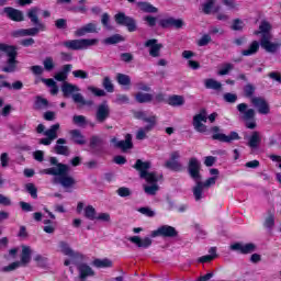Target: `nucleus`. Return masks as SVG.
I'll use <instances>...</instances> for the list:
<instances>
[{"instance_id": "f257e3e1", "label": "nucleus", "mask_w": 281, "mask_h": 281, "mask_svg": "<svg viewBox=\"0 0 281 281\" xmlns=\"http://www.w3.org/2000/svg\"><path fill=\"white\" fill-rule=\"evenodd\" d=\"M49 162L50 166L55 167L42 170V175H52L53 177H55L53 179L54 183H59V186H63V188H74L76 179L69 176V172L71 170L69 165L58 162L57 157H50Z\"/></svg>"}, {"instance_id": "f03ea898", "label": "nucleus", "mask_w": 281, "mask_h": 281, "mask_svg": "<svg viewBox=\"0 0 281 281\" xmlns=\"http://www.w3.org/2000/svg\"><path fill=\"white\" fill-rule=\"evenodd\" d=\"M38 12H41V8L33 7L27 11L26 14L31 23L36 27L18 30L13 33V36H36V34H38L40 32H45L46 26L38 19Z\"/></svg>"}, {"instance_id": "7ed1b4c3", "label": "nucleus", "mask_w": 281, "mask_h": 281, "mask_svg": "<svg viewBox=\"0 0 281 281\" xmlns=\"http://www.w3.org/2000/svg\"><path fill=\"white\" fill-rule=\"evenodd\" d=\"M153 164L150 161H143L142 159H137L135 165H133L134 170L139 172L140 179H145V181L149 184H155L164 179L162 175L157 173L156 171L150 170Z\"/></svg>"}, {"instance_id": "20e7f679", "label": "nucleus", "mask_w": 281, "mask_h": 281, "mask_svg": "<svg viewBox=\"0 0 281 281\" xmlns=\"http://www.w3.org/2000/svg\"><path fill=\"white\" fill-rule=\"evenodd\" d=\"M0 52H4L8 56L7 66L2 68V71H4V74H14V71H16V65H19V61L16 60L19 53L16 52V48L14 46L0 43Z\"/></svg>"}, {"instance_id": "39448f33", "label": "nucleus", "mask_w": 281, "mask_h": 281, "mask_svg": "<svg viewBox=\"0 0 281 281\" xmlns=\"http://www.w3.org/2000/svg\"><path fill=\"white\" fill-rule=\"evenodd\" d=\"M98 38L92 40H68L63 42L64 47L67 49H72L74 52H78L80 49H88V47H92L93 45H98Z\"/></svg>"}, {"instance_id": "423d86ee", "label": "nucleus", "mask_w": 281, "mask_h": 281, "mask_svg": "<svg viewBox=\"0 0 281 281\" xmlns=\"http://www.w3.org/2000/svg\"><path fill=\"white\" fill-rule=\"evenodd\" d=\"M114 21L117 25H124L127 27L128 32H136L137 31V21L132 16L126 15L124 12L116 13L114 15Z\"/></svg>"}, {"instance_id": "0eeeda50", "label": "nucleus", "mask_w": 281, "mask_h": 281, "mask_svg": "<svg viewBox=\"0 0 281 281\" xmlns=\"http://www.w3.org/2000/svg\"><path fill=\"white\" fill-rule=\"evenodd\" d=\"M157 236H160L161 238H177L179 236V232L175 226L162 225L151 232V238H157Z\"/></svg>"}, {"instance_id": "6e6552de", "label": "nucleus", "mask_w": 281, "mask_h": 281, "mask_svg": "<svg viewBox=\"0 0 281 281\" xmlns=\"http://www.w3.org/2000/svg\"><path fill=\"white\" fill-rule=\"evenodd\" d=\"M207 110L201 109L199 114L193 116V127L198 133H207ZM204 123V124H203Z\"/></svg>"}, {"instance_id": "1a4fd4ad", "label": "nucleus", "mask_w": 281, "mask_h": 281, "mask_svg": "<svg viewBox=\"0 0 281 281\" xmlns=\"http://www.w3.org/2000/svg\"><path fill=\"white\" fill-rule=\"evenodd\" d=\"M178 159H181L179 150L171 151L170 158L165 162V168L172 170L173 172H181V170H183V165L179 162Z\"/></svg>"}, {"instance_id": "9d476101", "label": "nucleus", "mask_w": 281, "mask_h": 281, "mask_svg": "<svg viewBox=\"0 0 281 281\" xmlns=\"http://www.w3.org/2000/svg\"><path fill=\"white\" fill-rule=\"evenodd\" d=\"M271 38H273V35H265V37L260 40V45L268 54H276L281 49V41L271 42Z\"/></svg>"}, {"instance_id": "9b49d317", "label": "nucleus", "mask_w": 281, "mask_h": 281, "mask_svg": "<svg viewBox=\"0 0 281 281\" xmlns=\"http://www.w3.org/2000/svg\"><path fill=\"white\" fill-rule=\"evenodd\" d=\"M250 103L255 109H257L260 115H269L271 113V108L269 106V102L263 97H254L250 99Z\"/></svg>"}, {"instance_id": "f8f14e48", "label": "nucleus", "mask_w": 281, "mask_h": 281, "mask_svg": "<svg viewBox=\"0 0 281 281\" xmlns=\"http://www.w3.org/2000/svg\"><path fill=\"white\" fill-rule=\"evenodd\" d=\"M109 117H111V108L109 106V103L104 101L97 106L95 121L99 124H104Z\"/></svg>"}, {"instance_id": "ddd939ff", "label": "nucleus", "mask_w": 281, "mask_h": 281, "mask_svg": "<svg viewBox=\"0 0 281 281\" xmlns=\"http://www.w3.org/2000/svg\"><path fill=\"white\" fill-rule=\"evenodd\" d=\"M213 134L212 139H215L217 142H224L226 144H229L231 142H234V139H240V136L236 132H232L228 136L222 133H218L221 128L218 126H214L211 128Z\"/></svg>"}, {"instance_id": "4468645a", "label": "nucleus", "mask_w": 281, "mask_h": 281, "mask_svg": "<svg viewBox=\"0 0 281 281\" xmlns=\"http://www.w3.org/2000/svg\"><path fill=\"white\" fill-rule=\"evenodd\" d=\"M188 172L193 181H201V162L195 157L190 158Z\"/></svg>"}, {"instance_id": "2eb2a0df", "label": "nucleus", "mask_w": 281, "mask_h": 281, "mask_svg": "<svg viewBox=\"0 0 281 281\" xmlns=\"http://www.w3.org/2000/svg\"><path fill=\"white\" fill-rule=\"evenodd\" d=\"M159 25L164 30H170V27H175L176 30H181L184 23H183V20L181 19L166 18V19L159 20Z\"/></svg>"}, {"instance_id": "dca6fc26", "label": "nucleus", "mask_w": 281, "mask_h": 281, "mask_svg": "<svg viewBox=\"0 0 281 281\" xmlns=\"http://www.w3.org/2000/svg\"><path fill=\"white\" fill-rule=\"evenodd\" d=\"M232 251H238V254H243L247 256V254H254L256 251V245L254 243H248L243 245L241 243H235L231 245Z\"/></svg>"}, {"instance_id": "f3484780", "label": "nucleus", "mask_w": 281, "mask_h": 281, "mask_svg": "<svg viewBox=\"0 0 281 281\" xmlns=\"http://www.w3.org/2000/svg\"><path fill=\"white\" fill-rule=\"evenodd\" d=\"M77 271L79 273L80 281H87L88 278H93L95 276V271L87 265V263H79L77 266Z\"/></svg>"}, {"instance_id": "a211bd4d", "label": "nucleus", "mask_w": 281, "mask_h": 281, "mask_svg": "<svg viewBox=\"0 0 281 281\" xmlns=\"http://www.w3.org/2000/svg\"><path fill=\"white\" fill-rule=\"evenodd\" d=\"M145 47H149V55L153 58H159L161 56V49L164 48V44H157V40H148L145 43Z\"/></svg>"}, {"instance_id": "6ab92c4d", "label": "nucleus", "mask_w": 281, "mask_h": 281, "mask_svg": "<svg viewBox=\"0 0 281 281\" xmlns=\"http://www.w3.org/2000/svg\"><path fill=\"white\" fill-rule=\"evenodd\" d=\"M4 14H7L8 19L11 21H15L16 23H21L24 21L23 11L19 9H14L12 7H5L3 9Z\"/></svg>"}, {"instance_id": "aec40b11", "label": "nucleus", "mask_w": 281, "mask_h": 281, "mask_svg": "<svg viewBox=\"0 0 281 281\" xmlns=\"http://www.w3.org/2000/svg\"><path fill=\"white\" fill-rule=\"evenodd\" d=\"M237 111L243 115V120L246 122H249V120H254L256 117V110L254 109H248L247 103H239L237 105Z\"/></svg>"}, {"instance_id": "412c9836", "label": "nucleus", "mask_w": 281, "mask_h": 281, "mask_svg": "<svg viewBox=\"0 0 281 281\" xmlns=\"http://www.w3.org/2000/svg\"><path fill=\"white\" fill-rule=\"evenodd\" d=\"M112 142H115V147L120 148L123 153L133 148V135L131 134H126L124 140H116L113 138Z\"/></svg>"}, {"instance_id": "4be33fe9", "label": "nucleus", "mask_w": 281, "mask_h": 281, "mask_svg": "<svg viewBox=\"0 0 281 281\" xmlns=\"http://www.w3.org/2000/svg\"><path fill=\"white\" fill-rule=\"evenodd\" d=\"M65 144H67V139L65 138H58L56 140V145L54 146V151L56 155H64V157H69L71 151L69 150V146H65Z\"/></svg>"}, {"instance_id": "5701e85b", "label": "nucleus", "mask_w": 281, "mask_h": 281, "mask_svg": "<svg viewBox=\"0 0 281 281\" xmlns=\"http://www.w3.org/2000/svg\"><path fill=\"white\" fill-rule=\"evenodd\" d=\"M86 34H98V25L95 23H88L77 31H75V36H86Z\"/></svg>"}, {"instance_id": "b1692460", "label": "nucleus", "mask_w": 281, "mask_h": 281, "mask_svg": "<svg viewBox=\"0 0 281 281\" xmlns=\"http://www.w3.org/2000/svg\"><path fill=\"white\" fill-rule=\"evenodd\" d=\"M128 240L142 249H148V247L153 245V239H150V237H145L142 239L139 236H132L128 238Z\"/></svg>"}, {"instance_id": "393cba45", "label": "nucleus", "mask_w": 281, "mask_h": 281, "mask_svg": "<svg viewBox=\"0 0 281 281\" xmlns=\"http://www.w3.org/2000/svg\"><path fill=\"white\" fill-rule=\"evenodd\" d=\"M86 218L89 221H102L103 223H109L111 221V215L109 213H97V212H86Z\"/></svg>"}, {"instance_id": "a878e982", "label": "nucleus", "mask_w": 281, "mask_h": 281, "mask_svg": "<svg viewBox=\"0 0 281 281\" xmlns=\"http://www.w3.org/2000/svg\"><path fill=\"white\" fill-rule=\"evenodd\" d=\"M69 133L74 144H77L78 146H85V144H87V138L82 135L80 130H72Z\"/></svg>"}, {"instance_id": "bb28decb", "label": "nucleus", "mask_w": 281, "mask_h": 281, "mask_svg": "<svg viewBox=\"0 0 281 281\" xmlns=\"http://www.w3.org/2000/svg\"><path fill=\"white\" fill-rule=\"evenodd\" d=\"M258 34H261V38H265V36H273L271 34V24L267 21H262L259 25V31H255V35L258 36Z\"/></svg>"}, {"instance_id": "cd10ccee", "label": "nucleus", "mask_w": 281, "mask_h": 281, "mask_svg": "<svg viewBox=\"0 0 281 281\" xmlns=\"http://www.w3.org/2000/svg\"><path fill=\"white\" fill-rule=\"evenodd\" d=\"M137 7L146 14H157V12H159V9H157L150 2H137Z\"/></svg>"}, {"instance_id": "c85d7f7f", "label": "nucleus", "mask_w": 281, "mask_h": 281, "mask_svg": "<svg viewBox=\"0 0 281 281\" xmlns=\"http://www.w3.org/2000/svg\"><path fill=\"white\" fill-rule=\"evenodd\" d=\"M261 142H262V136H260V132L255 131L252 132L251 136L248 139V146L249 148H258Z\"/></svg>"}, {"instance_id": "c756f323", "label": "nucleus", "mask_w": 281, "mask_h": 281, "mask_svg": "<svg viewBox=\"0 0 281 281\" xmlns=\"http://www.w3.org/2000/svg\"><path fill=\"white\" fill-rule=\"evenodd\" d=\"M49 106V101H47V99L37 95L35 99V102L33 104V109L34 111H43L45 109H47Z\"/></svg>"}, {"instance_id": "7c9ffc66", "label": "nucleus", "mask_w": 281, "mask_h": 281, "mask_svg": "<svg viewBox=\"0 0 281 281\" xmlns=\"http://www.w3.org/2000/svg\"><path fill=\"white\" fill-rule=\"evenodd\" d=\"M32 260V248L30 246H22L21 265H30Z\"/></svg>"}, {"instance_id": "2f4dec72", "label": "nucleus", "mask_w": 281, "mask_h": 281, "mask_svg": "<svg viewBox=\"0 0 281 281\" xmlns=\"http://www.w3.org/2000/svg\"><path fill=\"white\" fill-rule=\"evenodd\" d=\"M60 130V124L56 123L52 125L48 130L44 132V135L48 137L49 139H58V131Z\"/></svg>"}, {"instance_id": "473e14b6", "label": "nucleus", "mask_w": 281, "mask_h": 281, "mask_svg": "<svg viewBox=\"0 0 281 281\" xmlns=\"http://www.w3.org/2000/svg\"><path fill=\"white\" fill-rule=\"evenodd\" d=\"M258 49H260V43L254 41L248 48L241 50V56H254V54H258Z\"/></svg>"}, {"instance_id": "72a5a7b5", "label": "nucleus", "mask_w": 281, "mask_h": 281, "mask_svg": "<svg viewBox=\"0 0 281 281\" xmlns=\"http://www.w3.org/2000/svg\"><path fill=\"white\" fill-rule=\"evenodd\" d=\"M93 267H97V269H111L113 267V261L110 259H94L92 261Z\"/></svg>"}, {"instance_id": "f704fd0d", "label": "nucleus", "mask_w": 281, "mask_h": 281, "mask_svg": "<svg viewBox=\"0 0 281 281\" xmlns=\"http://www.w3.org/2000/svg\"><path fill=\"white\" fill-rule=\"evenodd\" d=\"M196 186L193 187V196L195 201H201L203 199V182L201 180H195Z\"/></svg>"}, {"instance_id": "c9c22d12", "label": "nucleus", "mask_w": 281, "mask_h": 281, "mask_svg": "<svg viewBox=\"0 0 281 281\" xmlns=\"http://www.w3.org/2000/svg\"><path fill=\"white\" fill-rule=\"evenodd\" d=\"M204 86L205 89H213L214 91H221V89H223V85L213 78L205 79Z\"/></svg>"}, {"instance_id": "e433bc0d", "label": "nucleus", "mask_w": 281, "mask_h": 281, "mask_svg": "<svg viewBox=\"0 0 281 281\" xmlns=\"http://www.w3.org/2000/svg\"><path fill=\"white\" fill-rule=\"evenodd\" d=\"M72 100L76 104H81V106H93V100H85V97L80 93L72 94Z\"/></svg>"}, {"instance_id": "4c0bfd02", "label": "nucleus", "mask_w": 281, "mask_h": 281, "mask_svg": "<svg viewBox=\"0 0 281 281\" xmlns=\"http://www.w3.org/2000/svg\"><path fill=\"white\" fill-rule=\"evenodd\" d=\"M134 117H136V120H143V122H147V124H157V116L147 117L146 112H135Z\"/></svg>"}, {"instance_id": "58836bf2", "label": "nucleus", "mask_w": 281, "mask_h": 281, "mask_svg": "<svg viewBox=\"0 0 281 281\" xmlns=\"http://www.w3.org/2000/svg\"><path fill=\"white\" fill-rule=\"evenodd\" d=\"M136 102H138V104H146L148 102L153 101V94L150 93H144V92H137L134 95Z\"/></svg>"}, {"instance_id": "ea45409f", "label": "nucleus", "mask_w": 281, "mask_h": 281, "mask_svg": "<svg viewBox=\"0 0 281 281\" xmlns=\"http://www.w3.org/2000/svg\"><path fill=\"white\" fill-rule=\"evenodd\" d=\"M61 91L65 98H69L71 93H74L75 91H80V89L77 86H74L69 82H65L61 87Z\"/></svg>"}, {"instance_id": "a19ab883", "label": "nucleus", "mask_w": 281, "mask_h": 281, "mask_svg": "<svg viewBox=\"0 0 281 281\" xmlns=\"http://www.w3.org/2000/svg\"><path fill=\"white\" fill-rule=\"evenodd\" d=\"M157 124H148L143 128H139L136 133V139H146V133H150L153 128H155Z\"/></svg>"}, {"instance_id": "79ce46f5", "label": "nucleus", "mask_w": 281, "mask_h": 281, "mask_svg": "<svg viewBox=\"0 0 281 281\" xmlns=\"http://www.w3.org/2000/svg\"><path fill=\"white\" fill-rule=\"evenodd\" d=\"M116 82L121 87H131V76L119 72L116 74Z\"/></svg>"}, {"instance_id": "37998d69", "label": "nucleus", "mask_w": 281, "mask_h": 281, "mask_svg": "<svg viewBox=\"0 0 281 281\" xmlns=\"http://www.w3.org/2000/svg\"><path fill=\"white\" fill-rule=\"evenodd\" d=\"M59 247H60L61 254H64V256H69L70 258H76V252H74L71 247H69V244H67V241H60Z\"/></svg>"}, {"instance_id": "c03bdc74", "label": "nucleus", "mask_w": 281, "mask_h": 281, "mask_svg": "<svg viewBox=\"0 0 281 281\" xmlns=\"http://www.w3.org/2000/svg\"><path fill=\"white\" fill-rule=\"evenodd\" d=\"M170 106H183L186 104V99L182 95L173 94L169 97Z\"/></svg>"}, {"instance_id": "a18cd8bd", "label": "nucleus", "mask_w": 281, "mask_h": 281, "mask_svg": "<svg viewBox=\"0 0 281 281\" xmlns=\"http://www.w3.org/2000/svg\"><path fill=\"white\" fill-rule=\"evenodd\" d=\"M1 87H4L5 89H13L14 91H21V89H23V81L18 80L12 85L8 81H2Z\"/></svg>"}, {"instance_id": "49530a36", "label": "nucleus", "mask_w": 281, "mask_h": 281, "mask_svg": "<svg viewBox=\"0 0 281 281\" xmlns=\"http://www.w3.org/2000/svg\"><path fill=\"white\" fill-rule=\"evenodd\" d=\"M124 42V37L120 34H114L105 40H103V43L105 45H117V43Z\"/></svg>"}, {"instance_id": "de8ad7c7", "label": "nucleus", "mask_w": 281, "mask_h": 281, "mask_svg": "<svg viewBox=\"0 0 281 281\" xmlns=\"http://www.w3.org/2000/svg\"><path fill=\"white\" fill-rule=\"evenodd\" d=\"M243 93L244 98H249L251 100V98H254V94L256 93V86H254L252 83H247L243 88Z\"/></svg>"}, {"instance_id": "09e8293b", "label": "nucleus", "mask_w": 281, "mask_h": 281, "mask_svg": "<svg viewBox=\"0 0 281 281\" xmlns=\"http://www.w3.org/2000/svg\"><path fill=\"white\" fill-rule=\"evenodd\" d=\"M144 192H145V194H148L149 196H155V194H157V192H159V184H157V183L145 184Z\"/></svg>"}, {"instance_id": "8fccbe9b", "label": "nucleus", "mask_w": 281, "mask_h": 281, "mask_svg": "<svg viewBox=\"0 0 281 281\" xmlns=\"http://www.w3.org/2000/svg\"><path fill=\"white\" fill-rule=\"evenodd\" d=\"M102 87L105 89V91H108V93H113V91H115V86H113L110 77L103 78Z\"/></svg>"}, {"instance_id": "3c124183", "label": "nucleus", "mask_w": 281, "mask_h": 281, "mask_svg": "<svg viewBox=\"0 0 281 281\" xmlns=\"http://www.w3.org/2000/svg\"><path fill=\"white\" fill-rule=\"evenodd\" d=\"M244 27H245V22H243V20L240 19L233 20L231 30H233L234 32H243Z\"/></svg>"}, {"instance_id": "603ef678", "label": "nucleus", "mask_w": 281, "mask_h": 281, "mask_svg": "<svg viewBox=\"0 0 281 281\" xmlns=\"http://www.w3.org/2000/svg\"><path fill=\"white\" fill-rule=\"evenodd\" d=\"M232 69H234V64H223L222 68L218 70L217 76H227Z\"/></svg>"}, {"instance_id": "864d4df0", "label": "nucleus", "mask_w": 281, "mask_h": 281, "mask_svg": "<svg viewBox=\"0 0 281 281\" xmlns=\"http://www.w3.org/2000/svg\"><path fill=\"white\" fill-rule=\"evenodd\" d=\"M101 23L105 30H113V26L111 25V15L109 13H103L101 16Z\"/></svg>"}, {"instance_id": "5fc2aeb1", "label": "nucleus", "mask_w": 281, "mask_h": 281, "mask_svg": "<svg viewBox=\"0 0 281 281\" xmlns=\"http://www.w3.org/2000/svg\"><path fill=\"white\" fill-rule=\"evenodd\" d=\"M72 123L76 124V126H87V116L74 115Z\"/></svg>"}, {"instance_id": "6e6d98bb", "label": "nucleus", "mask_w": 281, "mask_h": 281, "mask_svg": "<svg viewBox=\"0 0 281 281\" xmlns=\"http://www.w3.org/2000/svg\"><path fill=\"white\" fill-rule=\"evenodd\" d=\"M214 3H216L215 0H209L204 4H202V11L205 14H212V11L214 10Z\"/></svg>"}, {"instance_id": "4d7b16f0", "label": "nucleus", "mask_w": 281, "mask_h": 281, "mask_svg": "<svg viewBox=\"0 0 281 281\" xmlns=\"http://www.w3.org/2000/svg\"><path fill=\"white\" fill-rule=\"evenodd\" d=\"M25 188L26 192L31 194L32 199H38V189H36V186H34V183H27Z\"/></svg>"}, {"instance_id": "13d9d810", "label": "nucleus", "mask_w": 281, "mask_h": 281, "mask_svg": "<svg viewBox=\"0 0 281 281\" xmlns=\"http://www.w3.org/2000/svg\"><path fill=\"white\" fill-rule=\"evenodd\" d=\"M88 91H91L97 98H104V95H106V92L104 90L95 88L93 86L88 87Z\"/></svg>"}, {"instance_id": "bf43d9fd", "label": "nucleus", "mask_w": 281, "mask_h": 281, "mask_svg": "<svg viewBox=\"0 0 281 281\" xmlns=\"http://www.w3.org/2000/svg\"><path fill=\"white\" fill-rule=\"evenodd\" d=\"M43 65H44V69H45L46 71H52V70L54 69V67H55V65H54V58H52V57H46V58L44 59V61H43Z\"/></svg>"}, {"instance_id": "052dcab7", "label": "nucleus", "mask_w": 281, "mask_h": 281, "mask_svg": "<svg viewBox=\"0 0 281 281\" xmlns=\"http://www.w3.org/2000/svg\"><path fill=\"white\" fill-rule=\"evenodd\" d=\"M34 260L37 263V267H41L42 269H44V267H47V258L43 257L42 255H36L34 257Z\"/></svg>"}, {"instance_id": "680f3d73", "label": "nucleus", "mask_w": 281, "mask_h": 281, "mask_svg": "<svg viewBox=\"0 0 281 281\" xmlns=\"http://www.w3.org/2000/svg\"><path fill=\"white\" fill-rule=\"evenodd\" d=\"M44 232L46 234H54V232H56V228L54 226H52V220H44Z\"/></svg>"}, {"instance_id": "e2e57ef3", "label": "nucleus", "mask_w": 281, "mask_h": 281, "mask_svg": "<svg viewBox=\"0 0 281 281\" xmlns=\"http://www.w3.org/2000/svg\"><path fill=\"white\" fill-rule=\"evenodd\" d=\"M212 43V37L209 34H204L199 41V47H205V45Z\"/></svg>"}, {"instance_id": "0e129e2a", "label": "nucleus", "mask_w": 281, "mask_h": 281, "mask_svg": "<svg viewBox=\"0 0 281 281\" xmlns=\"http://www.w3.org/2000/svg\"><path fill=\"white\" fill-rule=\"evenodd\" d=\"M224 100H225V102H228L229 104H234V102H236V100H238V95L236 93L226 92L224 94Z\"/></svg>"}, {"instance_id": "69168bd1", "label": "nucleus", "mask_w": 281, "mask_h": 281, "mask_svg": "<svg viewBox=\"0 0 281 281\" xmlns=\"http://www.w3.org/2000/svg\"><path fill=\"white\" fill-rule=\"evenodd\" d=\"M72 76L74 78H80L81 80H87V78H89V72L85 70H74Z\"/></svg>"}, {"instance_id": "338daca9", "label": "nucleus", "mask_w": 281, "mask_h": 281, "mask_svg": "<svg viewBox=\"0 0 281 281\" xmlns=\"http://www.w3.org/2000/svg\"><path fill=\"white\" fill-rule=\"evenodd\" d=\"M98 146H102V138L99 136H92L90 138V148H98Z\"/></svg>"}, {"instance_id": "774afa93", "label": "nucleus", "mask_w": 281, "mask_h": 281, "mask_svg": "<svg viewBox=\"0 0 281 281\" xmlns=\"http://www.w3.org/2000/svg\"><path fill=\"white\" fill-rule=\"evenodd\" d=\"M265 227H267L268 229H271V227H273L276 225V216L273 214H270L266 221H265Z\"/></svg>"}]
</instances>
